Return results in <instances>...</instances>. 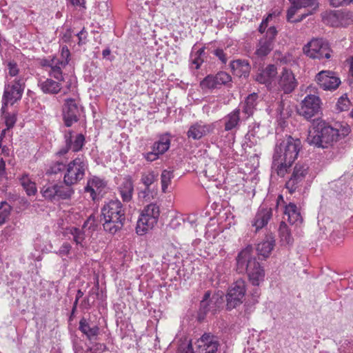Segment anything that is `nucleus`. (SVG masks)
Masks as SVG:
<instances>
[{"mask_svg":"<svg viewBox=\"0 0 353 353\" xmlns=\"http://www.w3.org/2000/svg\"><path fill=\"white\" fill-rule=\"evenodd\" d=\"M301 142L299 139L288 137L276 145L273 155L272 168L280 176H284L297 158Z\"/></svg>","mask_w":353,"mask_h":353,"instance_id":"obj_1","label":"nucleus"},{"mask_svg":"<svg viewBox=\"0 0 353 353\" xmlns=\"http://www.w3.org/2000/svg\"><path fill=\"white\" fill-rule=\"evenodd\" d=\"M339 136L338 129L322 119L317 118L312 120L307 142L316 148H328L338 141Z\"/></svg>","mask_w":353,"mask_h":353,"instance_id":"obj_2","label":"nucleus"},{"mask_svg":"<svg viewBox=\"0 0 353 353\" xmlns=\"http://www.w3.org/2000/svg\"><path fill=\"white\" fill-rule=\"evenodd\" d=\"M252 247L248 245L236 257V270L239 274H247L253 285L259 286L263 281L265 271L252 255Z\"/></svg>","mask_w":353,"mask_h":353,"instance_id":"obj_3","label":"nucleus"},{"mask_svg":"<svg viewBox=\"0 0 353 353\" xmlns=\"http://www.w3.org/2000/svg\"><path fill=\"white\" fill-rule=\"evenodd\" d=\"M101 216L104 230L111 234L120 231L126 220L125 209L118 199L105 203L101 208Z\"/></svg>","mask_w":353,"mask_h":353,"instance_id":"obj_4","label":"nucleus"},{"mask_svg":"<svg viewBox=\"0 0 353 353\" xmlns=\"http://www.w3.org/2000/svg\"><path fill=\"white\" fill-rule=\"evenodd\" d=\"M88 170V161L83 154H79L66 165L63 176L65 185H76L81 181Z\"/></svg>","mask_w":353,"mask_h":353,"instance_id":"obj_5","label":"nucleus"},{"mask_svg":"<svg viewBox=\"0 0 353 353\" xmlns=\"http://www.w3.org/2000/svg\"><path fill=\"white\" fill-rule=\"evenodd\" d=\"M159 215V207L156 203H152L146 205L141 211L137 221L136 232L139 235H143L152 229L157 223Z\"/></svg>","mask_w":353,"mask_h":353,"instance_id":"obj_6","label":"nucleus"},{"mask_svg":"<svg viewBox=\"0 0 353 353\" xmlns=\"http://www.w3.org/2000/svg\"><path fill=\"white\" fill-rule=\"evenodd\" d=\"M25 89V82L23 79H15L10 83L6 84L2 97V107L1 111L4 112L10 103L14 105L20 101Z\"/></svg>","mask_w":353,"mask_h":353,"instance_id":"obj_7","label":"nucleus"},{"mask_svg":"<svg viewBox=\"0 0 353 353\" xmlns=\"http://www.w3.org/2000/svg\"><path fill=\"white\" fill-rule=\"evenodd\" d=\"M303 52L312 59H330L332 50L327 41L323 39H313L303 48Z\"/></svg>","mask_w":353,"mask_h":353,"instance_id":"obj_8","label":"nucleus"},{"mask_svg":"<svg viewBox=\"0 0 353 353\" xmlns=\"http://www.w3.org/2000/svg\"><path fill=\"white\" fill-rule=\"evenodd\" d=\"M246 292L245 282L238 279L228 288L226 294V308L228 310L236 308L243 303Z\"/></svg>","mask_w":353,"mask_h":353,"instance_id":"obj_9","label":"nucleus"},{"mask_svg":"<svg viewBox=\"0 0 353 353\" xmlns=\"http://www.w3.org/2000/svg\"><path fill=\"white\" fill-rule=\"evenodd\" d=\"M223 301L221 296L218 294L211 295V292L208 290L205 292L198 311V320L203 321L208 314H214Z\"/></svg>","mask_w":353,"mask_h":353,"instance_id":"obj_10","label":"nucleus"},{"mask_svg":"<svg viewBox=\"0 0 353 353\" xmlns=\"http://www.w3.org/2000/svg\"><path fill=\"white\" fill-rule=\"evenodd\" d=\"M322 21L332 27L346 26L352 21L349 12L340 10H325L321 13Z\"/></svg>","mask_w":353,"mask_h":353,"instance_id":"obj_11","label":"nucleus"},{"mask_svg":"<svg viewBox=\"0 0 353 353\" xmlns=\"http://www.w3.org/2000/svg\"><path fill=\"white\" fill-rule=\"evenodd\" d=\"M320 103L321 100L319 97L309 94L302 101L300 108L298 109V113L305 119L312 120V117L320 112Z\"/></svg>","mask_w":353,"mask_h":353,"instance_id":"obj_12","label":"nucleus"},{"mask_svg":"<svg viewBox=\"0 0 353 353\" xmlns=\"http://www.w3.org/2000/svg\"><path fill=\"white\" fill-rule=\"evenodd\" d=\"M73 132L65 130L64 132L65 146L57 152V155L61 156L67 154L69 150L77 152L83 148L85 144V137L82 134H78L73 140Z\"/></svg>","mask_w":353,"mask_h":353,"instance_id":"obj_13","label":"nucleus"},{"mask_svg":"<svg viewBox=\"0 0 353 353\" xmlns=\"http://www.w3.org/2000/svg\"><path fill=\"white\" fill-rule=\"evenodd\" d=\"M62 115L66 127H70L73 123L79 121L80 109L74 99L68 98L65 100L62 109Z\"/></svg>","mask_w":353,"mask_h":353,"instance_id":"obj_14","label":"nucleus"},{"mask_svg":"<svg viewBox=\"0 0 353 353\" xmlns=\"http://www.w3.org/2000/svg\"><path fill=\"white\" fill-rule=\"evenodd\" d=\"M315 80L321 88L324 90H335L341 84V80L335 76L334 72L322 70L315 77Z\"/></svg>","mask_w":353,"mask_h":353,"instance_id":"obj_15","label":"nucleus"},{"mask_svg":"<svg viewBox=\"0 0 353 353\" xmlns=\"http://www.w3.org/2000/svg\"><path fill=\"white\" fill-rule=\"evenodd\" d=\"M298 85V82L291 70L284 68L278 80L279 88L285 94L291 93Z\"/></svg>","mask_w":353,"mask_h":353,"instance_id":"obj_16","label":"nucleus"},{"mask_svg":"<svg viewBox=\"0 0 353 353\" xmlns=\"http://www.w3.org/2000/svg\"><path fill=\"white\" fill-rule=\"evenodd\" d=\"M214 130V125L213 123L206 124L202 121L196 122L190 126L187 132V137L193 140H199L212 133Z\"/></svg>","mask_w":353,"mask_h":353,"instance_id":"obj_17","label":"nucleus"},{"mask_svg":"<svg viewBox=\"0 0 353 353\" xmlns=\"http://www.w3.org/2000/svg\"><path fill=\"white\" fill-rule=\"evenodd\" d=\"M272 217V210L265 204L259 206L256 215L252 221V226L255 228V232L263 228L268 223Z\"/></svg>","mask_w":353,"mask_h":353,"instance_id":"obj_18","label":"nucleus"},{"mask_svg":"<svg viewBox=\"0 0 353 353\" xmlns=\"http://www.w3.org/2000/svg\"><path fill=\"white\" fill-rule=\"evenodd\" d=\"M200 353H216L219 346L216 336L205 333L198 340Z\"/></svg>","mask_w":353,"mask_h":353,"instance_id":"obj_19","label":"nucleus"},{"mask_svg":"<svg viewBox=\"0 0 353 353\" xmlns=\"http://www.w3.org/2000/svg\"><path fill=\"white\" fill-rule=\"evenodd\" d=\"M79 330L85 335L90 341L97 340L100 333V329L97 323H94L89 319L83 317L79 321Z\"/></svg>","mask_w":353,"mask_h":353,"instance_id":"obj_20","label":"nucleus"},{"mask_svg":"<svg viewBox=\"0 0 353 353\" xmlns=\"http://www.w3.org/2000/svg\"><path fill=\"white\" fill-rule=\"evenodd\" d=\"M276 74V67L273 64H269L265 68L258 70L254 79L259 83L270 84Z\"/></svg>","mask_w":353,"mask_h":353,"instance_id":"obj_21","label":"nucleus"},{"mask_svg":"<svg viewBox=\"0 0 353 353\" xmlns=\"http://www.w3.org/2000/svg\"><path fill=\"white\" fill-rule=\"evenodd\" d=\"M275 245L274 236L272 233L268 234L265 239L257 244L256 252L263 259L269 257Z\"/></svg>","mask_w":353,"mask_h":353,"instance_id":"obj_22","label":"nucleus"},{"mask_svg":"<svg viewBox=\"0 0 353 353\" xmlns=\"http://www.w3.org/2000/svg\"><path fill=\"white\" fill-rule=\"evenodd\" d=\"M230 67L233 74L240 78L248 77L251 70L248 61L245 59L234 60L230 62Z\"/></svg>","mask_w":353,"mask_h":353,"instance_id":"obj_23","label":"nucleus"},{"mask_svg":"<svg viewBox=\"0 0 353 353\" xmlns=\"http://www.w3.org/2000/svg\"><path fill=\"white\" fill-rule=\"evenodd\" d=\"M119 192L123 202H129L132 199L134 185L132 176H125L119 187Z\"/></svg>","mask_w":353,"mask_h":353,"instance_id":"obj_24","label":"nucleus"},{"mask_svg":"<svg viewBox=\"0 0 353 353\" xmlns=\"http://www.w3.org/2000/svg\"><path fill=\"white\" fill-rule=\"evenodd\" d=\"M283 219L285 220L287 219L291 225H298L303 221L302 216L298 208L293 203H290L285 206Z\"/></svg>","mask_w":353,"mask_h":353,"instance_id":"obj_25","label":"nucleus"},{"mask_svg":"<svg viewBox=\"0 0 353 353\" xmlns=\"http://www.w3.org/2000/svg\"><path fill=\"white\" fill-rule=\"evenodd\" d=\"M38 86L44 94H57L62 88L61 82L50 78H47L45 80L40 79L38 82Z\"/></svg>","mask_w":353,"mask_h":353,"instance_id":"obj_26","label":"nucleus"},{"mask_svg":"<svg viewBox=\"0 0 353 353\" xmlns=\"http://www.w3.org/2000/svg\"><path fill=\"white\" fill-rule=\"evenodd\" d=\"M224 129L225 131L237 130L241 123L240 109L236 108L224 118Z\"/></svg>","mask_w":353,"mask_h":353,"instance_id":"obj_27","label":"nucleus"},{"mask_svg":"<svg viewBox=\"0 0 353 353\" xmlns=\"http://www.w3.org/2000/svg\"><path fill=\"white\" fill-rule=\"evenodd\" d=\"M259 95L253 92L250 94L245 99L244 102L241 103V110L243 114L246 115V119L252 116L258 103Z\"/></svg>","mask_w":353,"mask_h":353,"instance_id":"obj_28","label":"nucleus"},{"mask_svg":"<svg viewBox=\"0 0 353 353\" xmlns=\"http://www.w3.org/2000/svg\"><path fill=\"white\" fill-rule=\"evenodd\" d=\"M294 4L298 5L297 6L300 8H308V11L307 12L303 13L299 18H297L295 21L296 22H301L307 16L313 14L316 12L319 6L318 0H297V2H295Z\"/></svg>","mask_w":353,"mask_h":353,"instance_id":"obj_29","label":"nucleus"},{"mask_svg":"<svg viewBox=\"0 0 353 353\" xmlns=\"http://www.w3.org/2000/svg\"><path fill=\"white\" fill-rule=\"evenodd\" d=\"M72 185L56 183L57 201L70 199L74 193Z\"/></svg>","mask_w":353,"mask_h":353,"instance_id":"obj_30","label":"nucleus"},{"mask_svg":"<svg viewBox=\"0 0 353 353\" xmlns=\"http://www.w3.org/2000/svg\"><path fill=\"white\" fill-rule=\"evenodd\" d=\"M274 44L271 41L261 38L256 46L255 54L259 57H266L273 50Z\"/></svg>","mask_w":353,"mask_h":353,"instance_id":"obj_31","label":"nucleus"},{"mask_svg":"<svg viewBox=\"0 0 353 353\" xmlns=\"http://www.w3.org/2000/svg\"><path fill=\"white\" fill-rule=\"evenodd\" d=\"M170 146V139L168 134L160 137L159 140L153 145V150L157 151L159 154H164L168 150Z\"/></svg>","mask_w":353,"mask_h":353,"instance_id":"obj_32","label":"nucleus"},{"mask_svg":"<svg viewBox=\"0 0 353 353\" xmlns=\"http://www.w3.org/2000/svg\"><path fill=\"white\" fill-rule=\"evenodd\" d=\"M19 181L26 194L28 196L34 195L37 192V187L34 182L32 181L29 176L26 174H23L19 178Z\"/></svg>","mask_w":353,"mask_h":353,"instance_id":"obj_33","label":"nucleus"},{"mask_svg":"<svg viewBox=\"0 0 353 353\" xmlns=\"http://www.w3.org/2000/svg\"><path fill=\"white\" fill-rule=\"evenodd\" d=\"M279 234L281 241L285 244L291 245L293 243V238L290 230L285 221H281L279 228Z\"/></svg>","mask_w":353,"mask_h":353,"instance_id":"obj_34","label":"nucleus"},{"mask_svg":"<svg viewBox=\"0 0 353 353\" xmlns=\"http://www.w3.org/2000/svg\"><path fill=\"white\" fill-rule=\"evenodd\" d=\"M52 65L50 67V70L49 71V74L50 77L55 79L59 82H62L64 81V78L63 77V72L61 70V65L57 61V59H52V63H50Z\"/></svg>","mask_w":353,"mask_h":353,"instance_id":"obj_35","label":"nucleus"},{"mask_svg":"<svg viewBox=\"0 0 353 353\" xmlns=\"http://www.w3.org/2000/svg\"><path fill=\"white\" fill-rule=\"evenodd\" d=\"M57 191L55 184H47L43 185L41 190L42 196L50 201H57Z\"/></svg>","mask_w":353,"mask_h":353,"instance_id":"obj_36","label":"nucleus"},{"mask_svg":"<svg viewBox=\"0 0 353 353\" xmlns=\"http://www.w3.org/2000/svg\"><path fill=\"white\" fill-rule=\"evenodd\" d=\"M174 178V170H163L161 174V183L162 192H167V189L171 183L172 179Z\"/></svg>","mask_w":353,"mask_h":353,"instance_id":"obj_37","label":"nucleus"},{"mask_svg":"<svg viewBox=\"0 0 353 353\" xmlns=\"http://www.w3.org/2000/svg\"><path fill=\"white\" fill-rule=\"evenodd\" d=\"M69 234H70L73 237V241L77 245H80L83 248L84 245L83 244L85 240V232L82 229H79L76 227H72L69 229Z\"/></svg>","mask_w":353,"mask_h":353,"instance_id":"obj_38","label":"nucleus"},{"mask_svg":"<svg viewBox=\"0 0 353 353\" xmlns=\"http://www.w3.org/2000/svg\"><path fill=\"white\" fill-rule=\"evenodd\" d=\"M309 167L305 163H296L291 174L292 176L305 181L306 175L308 174Z\"/></svg>","mask_w":353,"mask_h":353,"instance_id":"obj_39","label":"nucleus"},{"mask_svg":"<svg viewBox=\"0 0 353 353\" xmlns=\"http://www.w3.org/2000/svg\"><path fill=\"white\" fill-rule=\"evenodd\" d=\"M216 75H208L200 83L201 88L204 89H214L219 87Z\"/></svg>","mask_w":353,"mask_h":353,"instance_id":"obj_40","label":"nucleus"},{"mask_svg":"<svg viewBox=\"0 0 353 353\" xmlns=\"http://www.w3.org/2000/svg\"><path fill=\"white\" fill-rule=\"evenodd\" d=\"M303 181L290 176L289 180L285 183V188L288 190L290 194H293L296 191H298L303 184Z\"/></svg>","mask_w":353,"mask_h":353,"instance_id":"obj_41","label":"nucleus"},{"mask_svg":"<svg viewBox=\"0 0 353 353\" xmlns=\"http://www.w3.org/2000/svg\"><path fill=\"white\" fill-rule=\"evenodd\" d=\"M66 170V165L61 161H52L46 170V174H57Z\"/></svg>","mask_w":353,"mask_h":353,"instance_id":"obj_42","label":"nucleus"},{"mask_svg":"<svg viewBox=\"0 0 353 353\" xmlns=\"http://www.w3.org/2000/svg\"><path fill=\"white\" fill-rule=\"evenodd\" d=\"M158 180V174L154 171H150L147 173H142L141 181L144 186L151 187L152 184Z\"/></svg>","mask_w":353,"mask_h":353,"instance_id":"obj_43","label":"nucleus"},{"mask_svg":"<svg viewBox=\"0 0 353 353\" xmlns=\"http://www.w3.org/2000/svg\"><path fill=\"white\" fill-rule=\"evenodd\" d=\"M11 210V206L6 201H2L0 203V225L6 222L10 214Z\"/></svg>","mask_w":353,"mask_h":353,"instance_id":"obj_44","label":"nucleus"},{"mask_svg":"<svg viewBox=\"0 0 353 353\" xmlns=\"http://www.w3.org/2000/svg\"><path fill=\"white\" fill-rule=\"evenodd\" d=\"M276 114L279 119L285 120L290 116V110L288 107H285V103L283 101L277 103Z\"/></svg>","mask_w":353,"mask_h":353,"instance_id":"obj_45","label":"nucleus"},{"mask_svg":"<svg viewBox=\"0 0 353 353\" xmlns=\"http://www.w3.org/2000/svg\"><path fill=\"white\" fill-rule=\"evenodd\" d=\"M176 353H194L192 343L185 339L179 344Z\"/></svg>","mask_w":353,"mask_h":353,"instance_id":"obj_46","label":"nucleus"},{"mask_svg":"<svg viewBox=\"0 0 353 353\" xmlns=\"http://www.w3.org/2000/svg\"><path fill=\"white\" fill-rule=\"evenodd\" d=\"M70 57V52L68 48L66 46H63L61 50V60L57 59L61 66L65 67L68 64Z\"/></svg>","mask_w":353,"mask_h":353,"instance_id":"obj_47","label":"nucleus"},{"mask_svg":"<svg viewBox=\"0 0 353 353\" xmlns=\"http://www.w3.org/2000/svg\"><path fill=\"white\" fill-rule=\"evenodd\" d=\"M350 106V101L347 97L341 96L336 104V110L339 112L347 110Z\"/></svg>","mask_w":353,"mask_h":353,"instance_id":"obj_48","label":"nucleus"},{"mask_svg":"<svg viewBox=\"0 0 353 353\" xmlns=\"http://www.w3.org/2000/svg\"><path fill=\"white\" fill-rule=\"evenodd\" d=\"M154 191L151 187L145 186V188L139 192V198L148 201L154 198Z\"/></svg>","mask_w":353,"mask_h":353,"instance_id":"obj_49","label":"nucleus"},{"mask_svg":"<svg viewBox=\"0 0 353 353\" xmlns=\"http://www.w3.org/2000/svg\"><path fill=\"white\" fill-rule=\"evenodd\" d=\"M344 232L342 230H334L330 236V241L336 244H340L344 238Z\"/></svg>","mask_w":353,"mask_h":353,"instance_id":"obj_50","label":"nucleus"},{"mask_svg":"<svg viewBox=\"0 0 353 353\" xmlns=\"http://www.w3.org/2000/svg\"><path fill=\"white\" fill-rule=\"evenodd\" d=\"M6 109L5 110V112H3L4 114V119H5V123L7 127V130H9L10 128H12L17 121V115L16 114H10L8 112H6Z\"/></svg>","mask_w":353,"mask_h":353,"instance_id":"obj_51","label":"nucleus"},{"mask_svg":"<svg viewBox=\"0 0 353 353\" xmlns=\"http://www.w3.org/2000/svg\"><path fill=\"white\" fill-rule=\"evenodd\" d=\"M219 85H225L232 81L231 76L225 72H219L216 74Z\"/></svg>","mask_w":353,"mask_h":353,"instance_id":"obj_52","label":"nucleus"},{"mask_svg":"<svg viewBox=\"0 0 353 353\" xmlns=\"http://www.w3.org/2000/svg\"><path fill=\"white\" fill-rule=\"evenodd\" d=\"M88 181L97 191H101V190L105 186V182L103 179L96 176L89 179Z\"/></svg>","mask_w":353,"mask_h":353,"instance_id":"obj_53","label":"nucleus"},{"mask_svg":"<svg viewBox=\"0 0 353 353\" xmlns=\"http://www.w3.org/2000/svg\"><path fill=\"white\" fill-rule=\"evenodd\" d=\"M277 35V30L275 26H270L266 31L265 37L263 38L271 41L274 44L276 36Z\"/></svg>","mask_w":353,"mask_h":353,"instance_id":"obj_54","label":"nucleus"},{"mask_svg":"<svg viewBox=\"0 0 353 353\" xmlns=\"http://www.w3.org/2000/svg\"><path fill=\"white\" fill-rule=\"evenodd\" d=\"M297 6L298 5L292 4V6L288 10V12H287V21L288 22L297 23L296 21H295L297 19H296L294 20L292 19L293 17L296 14L297 10L300 9V8L298 7Z\"/></svg>","mask_w":353,"mask_h":353,"instance_id":"obj_55","label":"nucleus"},{"mask_svg":"<svg viewBox=\"0 0 353 353\" xmlns=\"http://www.w3.org/2000/svg\"><path fill=\"white\" fill-rule=\"evenodd\" d=\"M7 67L8 73L11 77H15L18 74L19 70L16 62L9 61L7 64Z\"/></svg>","mask_w":353,"mask_h":353,"instance_id":"obj_56","label":"nucleus"},{"mask_svg":"<svg viewBox=\"0 0 353 353\" xmlns=\"http://www.w3.org/2000/svg\"><path fill=\"white\" fill-rule=\"evenodd\" d=\"M212 53L221 61L222 63L226 64L228 58L223 49L216 48L213 50Z\"/></svg>","mask_w":353,"mask_h":353,"instance_id":"obj_57","label":"nucleus"},{"mask_svg":"<svg viewBox=\"0 0 353 353\" xmlns=\"http://www.w3.org/2000/svg\"><path fill=\"white\" fill-rule=\"evenodd\" d=\"M85 192H89L90 194V196L93 201L97 199V190L95 188L90 184V182L88 180L87 184L85 187Z\"/></svg>","mask_w":353,"mask_h":353,"instance_id":"obj_58","label":"nucleus"},{"mask_svg":"<svg viewBox=\"0 0 353 353\" xmlns=\"http://www.w3.org/2000/svg\"><path fill=\"white\" fill-rule=\"evenodd\" d=\"M329 1H330V4L332 7H335V8L348 5L350 3L353 2V0H329Z\"/></svg>","mask_w":353,"mask_h":353,"instance_id":"obj_59","label":"nucleus"},{"mask_svg":"<svg viewBox=\"0 0 353 353\" xmlns=\"http://www.w3.org/2000/svg\"><path fill=\"white\" fill-rule=\"evenodd\" d=\"M145 159L148 161H153L159 158V154L152 150V152L143 154Z\"/></svg>","mask_w":353,"mask_h":353,"instance_id":"obj_60","label":"nucleus"},{"mask_svg":"<svg viewBox=\"0 0 353 353\" xmlns=\"http://www.w3.org/2000/svg\"><path fill=\"white\" fill-rule=\"evenodd\" d=\"M194 57L191 60V64L192 65H194L195 69H199L203 62V60L201 59V57L194 54Z\"/></svg>","mask_w":353,"mask_h":353,"instance_id":"obj_61","label":"nucleus"},{"mask_svg":"<svg viewBox=\"0 0 353 353\" xmlns=\"http://www.w3.org/2000/svg\"><path fill=\"white\" fill-rule=\"evenodd\" d=\"M71 245L68 243H64L60 248L59 252L62 255H68L71 250Z\"/></svg>","mask_w":353,"mask_h":353,"instance_id":"obj_62","label":"nucleus"},{"mask_svg":"<svg viewBox=\"0 0 353 353\" xmlns=\"http://www.w3.org/2000/svg\"><path fill=\"white\" fill-rule=\"evenodd\" d=\"M71 38V32L70 30H67L66 32L63 34V39L65 42H68L70 41Z\"/></svg>","mask_w":353,"mask_h":353,"instance_id":"obj_63","label":"nucleus"},{"mask_svg":"<svg viewBox=\"0 0 353 353\" xmlns=\"http://www.w3.org/2000/svg\"><path fill=\"white\" fill-rule=\"evenodd\" d=\"M347 61L350 63V74L353 77V57H350Z\"/></svg>","mask_w":353,"mask_h":353,"instance_id":"obj_64","label":"nucleus"}]
</instances>
